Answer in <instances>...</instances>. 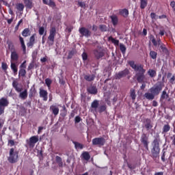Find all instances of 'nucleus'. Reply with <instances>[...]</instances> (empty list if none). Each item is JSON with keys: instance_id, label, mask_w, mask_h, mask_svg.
Listing matches in <instances>:
<instances>
[{"instance_id": "f704fd0d", "label": "nucleus", "mask_w": 175, "mask_h": 175, "mask_svg": "<svg viewBox=\"0 0 175 175\" xmlns=\"http://www.w3.org/2000/svg\"><path fill=\"white\" fill-rule=\"evenodd\" d=\"M147 0H141L140 1V8L141 9H145L147 6Z\"/></svg>"}, {"instance_id": "052dcab7", "label": "nucleus", "mask_w": 175, "mask_h": 175, "mask_svg": "<svg viewBox=\"0 0 175 175\" xmlns=\"http://www.w3.org/2000/svg\"><path fill=\"white\" fill-rule=\"evenodd\" d=\"M152 43L154 44V46H158V42H157V40H155V38H153L152 40Z\"/></svg>"}, {"instance_id": "4d7b16f0", "label": "nucleus", "mask_w": 175, "mask_h": 175, "mask_svg": "<svg viewBox=\"0 0 175 175\" xmlns=\"http://www.w3.org/2000/svg\"><path fill=\"white\" fill-rule=\"evenodd\" d=\"M160 49L162 50V51H163V53H166V51H167V49L166 47L163 46V45H161Z\"/></svg>"}, {"instance_id": "a878e982", "label": "nucleus", "mask_w": 175, "mask_h": 175, "mask_svg": "<svg viewBox=\"0 0 175 175\" xmlns=\"http://www.w3.org/2000/svg\"><path fill=\"white\" fill-rule=\"evenodd\" d=\"M11 69L12 70H13L14 76H16L18 70V69L17 68V66H16V64L11 62Z\"/></svg>"}, {"instance_id": "423d86ee", "label": "nucleus", "mask_w": 175, "mask_h": 175, "mask_svg": "<svg viewBox=\"0 0 175 175\" xmlns=\"http://www.w3.org/2000/svg\"><path fill=\"white\" fill-rule=\"evenodd\" d=\"M79 31L82 36H85V38H90L91 36V31L85 27L79 28Z\"/></svg>"}, {"instance_id": "338daca9", "label": "nucleus", "mask_w": 175, "mask_h": 175, "mask_svg": "<svg viewBox=\"0 0 175 175\" xmlns=\"http://www.w3.org/2000/svg\"><path fill=\"white\" fill-rule=\"evenodd\" d=\"M156 14H155V13H154V12H152L151 14H150V17H151V18H155V17H156Z\"/></svg>"}, {"instance_id": "e433bc0d", "label": "nucleus", "mask_w": 175, "mask_h": 175, "mask_svg": "<svg viewBox=\"0 0 175 175\" xmlns=\"http://www.w3.org/2000/svg\"><path fill=\"white\" fill-rule=\"evenodd\" d=\"M157 55H158V53L154 51H151L150 52V57L152 58V59H157Z\"/></svg>"}, {"instance_id": "774afa93", "label": "nucleus", "mask_w": 175, "mask_h": 175, "mask_svg": "<svg viewBox=\"0 0 175 175\" xmlns=\"http://www.w3.org/2000/svg\"><path fill=\"white\" fill-rule=\"evenodd\" d=\"M154 175H163V172H155Z\"/></svg>"}, {"instance_id": "c756f323", "label": "nucleus", "mask_w": 175, "mask_h": 175, "mask_svg": "<svg viewBox=\"0 0 175 175\" xmlns=\"http://www.w3.org/2000/svg\"><path fill=\"white\" fill-rule=\"evenodd\" d=\"M92 108L96 110L98 109V106H99V101L98 100H94L92 103Z\"/></svg>"}, {"instance_id": "f3484780", "label": "nucleus", "mask_w": 175, "mask_h": 175, "mask_svg": "<svg viewBox=\"0 0 175 175\" xmlns=\"http://www.w3.org/2000/svg\"><path fill=\"white\" fill-rule=\"evenodd\" d=\"M167 90V88H165V89L163 91L161 94V98H160V100L161 102L165 100V99H167V98H169V94H167V92H166Z\"/></svg>"}, {"instance_id": "6ab92c4d", "label": "nucleus", "mask_w": 175, "mask_h": 175, "mask_svg": "<svg viewBox=\"0 0 175 175\" xmlns=\"http://www.w3.org/2000/svg\"><path fill=\"white\" fill-rule=\"evenodd\" d=\"M42 2L44 5H48L51 8H55V3L52 0H42Z\"/></svg>"}, {"instance_id": "bf43d9fd", "label": "nucleus", "mask_w": 175, "mask_h": 175, "mask_svg": "<svg viewBox=\"0 0 175 175\" xmlns=\"http://www.w3.org/2000/svg\"><path fill=\"white\" fill-rule=\"evenodd\" d=\"M81 120V118L79 116H76L75 117V122L76 123L80 122Z\"/></svg>"}, {"instance_id": "de8ad7c7", "label": "nucleus", "mask_w": 175, "mask_h": 175, "mask_svg": "<svg viewBox=\"0 0 175 175\" xmlns=\"http://www.w3.org/2000/svg\"><path fill=\"white\" fill-rule=\"evenodd\" d=\"M82 58L83 61H87V59H88V55L85 52H83L82 53Z\"/></svg>"}, {"instance_id": "c03bdc74", "label": "nucleus", "mask_w": 175, "mask_h": 175, "mask_svg": "<svg viewBox=\"0 0 175 175\" xmlns=\"http://www.w3.org/2000/svg\"><path fill=\"white\" fill-rule=\"evenodd\" d=\"M100 29L103 32H106V31H107V27H106V25H100Z\"/></svg>"}, {"instance_id": "8fccbe9b", "label": "nucleus", "mask_w": 175, "mask_h": 175, "mask_svg": "<svg viewBox=\"0 0 175 175\" xmlns=\"http://www.w3.org/2000/svg\"><path fill=\"white\" fill-rule=\"evenodd\" d=\"M105 110H106V106L102 105L101 107H100L99 111L100 113H102L103 111H105Z\"/></svg>"}, {"instance_id": "9b49d317", "label": "nucleus", "mask_w": 175, "mask_h": 175, "mask_svg": "<svg viewBox=\"0 0 175 175\" xmlns=\"http://www.w3.org/2000/svg\"><path fill=\"white\" fill-rule=\"evenodd\" d=\"M127 75H129V70L125 69L116 75V79H122V77H125Z\"/></svg>"}, {"instance_id": "3c124183", "label": "nucleus", "mask_w": 175, "mask_h": 175, "mask_svg": "<svg viewBox=\"0 0 175 175\" xmlns=\"http://www.w3.org/2000/svg\"><path fill=\"white\" fill-rule=\"evenodd\" d=\"M8 144L10 146V147H13V146H14V140L10 139L8 141Z\"/></svg>"}, {"instance_id": "6e6552de", "label": "nucleus", "mask_w": 175, "mask_h": 175, "mask_svg": "<svg viewBox=\"0 0 175 175\" xmlns=\"http://www.w3.org/2000/svg\"><path fill=\"white\" fill-rule=\"evenodd\" d=\"M141 143L144 144L146 150H148V137L146 134H142L141 137Z\"/></svg>"}, {"instance_id": "473e14b6", "label": "nucleus", "mask_w": 175, "mask_h": 175, "mask_svg": "<svg viewBox=\"0 0 175 175\" xmlns=\"http://www.w3.org/2000/svg\"><path fill=\"white\" fill-rule=\"evenodd\" d=\"M82 158H83V159H85V161H89L90 158H91V157L90 156V153H88V152H84L82 154Z\"/></svg>"}, {"instance_id": "603ef678", "label": "nucleus", "mask_w": 175, "mask_h": 175, "mask_svg": "<svg viewBox=\"0 0 175 175\" xmlns=\"http://www.w3.org/2000/svg\"><path fill=\"white\" fill-rule=\"evenodd\" d=\"M27 64V61H24L23 64L20 66V68H23L24 69H25V68H27V64Z\"/></svg>"}, {"instance_id": "58836bf2", "label": "nucleus", "mask_w": 175, "mask_h": 175, "mask_svg": "<svg viewBox=\"0 0 175 175\" xmlns=\"http://www.w3.org/2000/svg\"><path fill=\"white\" fill-rule=\"evenodd\" d=\"M130 95L133 100H135V99H136V92H135V89L131 90Z\"/></svg>"}, {"instance_id": "a19ab883", "label": "nucleus", "mask_w": 175, "mask_h": 175, "mask_svg": "<svg viewBox=\"0 0 175 175\" xmlns=\"http://www.w3.org/2000/svg\"><path fill=\"white\" fill-rule=\"evenodd\" d=\"M163 131L165 133H166L167 132H169V131H170V126H169V124L164 125L163 128Z\"/></svg>"}, {"instance_id": "864d4df0", "label": "nucleus", "mask_w": 175, "mask_h": 175, "mask_svg": "<svg viewBox=\"0 0 175 175\" xmlns=\"http://www.w3.org/2000/svg\"><path fill=\"white\" fill-rule=\"evenodd\" d=\"M170 6L172 8L174 12H175V1H171Z\"/></svg>"}, {"instance_id": "9d476101", "label": "nucleus", "mask_w": 175, "mask_h": 175, "mask_svg": "<svg viewBox=\"0 0 175 175\" xmlns=\"http://www.w3.org/2000/svg\"><path fill=\"white\" fill-rule=\"evenodd\" d=\"M8 106H9V100H8V98H1L0 99V107L5 109Z\"/></svg>"}, {"instance_id": "dca6fc26", "label": "nucleus", "mask_w": 175, "mask_h": 175, "mask_svg": "<svg viewBox=\"0 0 175 175\" xmlns=\"http://www.w3.org/2000/svg\"><path fill=\"white\" fill-rule=\"evenodd\" d=\"M18 60V54L16 51H12L11 53V62H16Z\"/></svg>"}, {"instance_id": "0eeeda50", "label": "nucleus", "mask_w": 175, "mask_h": 175, "mask_svg": "<svg viewBox=\"0 0 175 175\" xmlns=\"http://www.w3.org/2000/svg\"><path fill=\"white\" fill-rule=\"evenodd\" d=\"M94 54L96 58H97V59H99V58H102V57L105 55V53L103 52V49L101 47L98 48L97 49H95L94 51Z\"/></svg>"}, {"instance_id": "6e6d98bb", "label": "nucleus", "mask_w": 175, "mask_h": 175, "mask_svg": "<svg viewBox=\"0 0 175 175\" xmlns=\"http://www.w3.org/2000/svg\"><path fill=\"white\" fill-rule=\"evenodd\" d=\"M12 85H13L14 88H16L17 87H18V83H17V81H14L12 82Z\"/></svg>"}, {"instance_id": "b1692460", "label": "nucleus", "mask_w": 175, "mask_h": 175, "mask_svg": "<svg viewBox=\"0 0 175 175\" xmlns=\"http://www.w3.org/2000/svg\"><path fill=\"white\" fill-rule=\"evenodd\" d=\"M84 79L86 81H94L95 76L94 75H88L84 76Z\"/></svg>"}, {"instance_id": "f03ea898", "label": "nucleus", "mask_w": 175, "mask_h": 175, "mask_svg": "<svg viewBox=\"0 0 175 175\" xmlns=\"http://www.w3.org/2000/svg\"><path fill=\"white\" fill-rule=\"evenodd\" d=\"M165 87V85L162 82H157L154 87L151 88L149 90V92H152L154 96L159 95L160 92L162 91V89Z\"/></svg>"}, {"instance_id": "f257e3e1", "label": "nucleus", "mask_w": 175, "mask_h": 175, "mask_svg": "<svg viewBox=\"0 0 175 175\" xmlns=\"http://www.w3.org/2000/svg\"><path fill=\"white\" fill-rule=\"evenodd\" d=\"M129 65L135 71V79L139 83H142L140 87L141 90H144L146 88V81H144L146 80V69H144L143 65L136 64L133 61L129 62Z\"/></svg>"}, {"instance_id": "4be33fe9", "label": "nucleus", "mask_w": 175, "mask_h": 175, "mask_svg": "<svg viewBox=\"0 0 175 175\" xmlns=\"http://www.w3.org/2000/svg\"><path fill=\"white\" fill-rule=\"evenodd\" d=\"M119 14H120V16H122L123 17H128L129 14V11H128V10L126 9L120 10Z\"/></svg>"}, {"instance_id": "7ed1b4c3", "label": "nucleus", "mask_w": 175, "mask_h": 175, "mask_svg": "<svg viewBox=\"0 0 175 175\" xmlns=\"http://www.w3.org/2000/svg\"><path fill=\"white\" fill-rule=\"evenodd\" d=\"M55 35H57V29H55V27H53L51 28L49 31V36H48L47 43L49 46H53V44H54Z\"/></svg>"}, {"instance_id": "72a5a7b5", "label": "nucleus", "mask_w": 175, "mask_h": 175, "mask_svg": "<svg viewBox=\"0 0 175 175\" xmlns=\"http://www.w3.org/2000/svg\"><path fill=\"white\" fill-rule=\"evenodd\" d=\"M24 3H25L27 8H29V9H32V0H25Z\"/></svg>"}, {"instance_id": "79ce46f5", "label": "nucleus", "mask_w": 175, "mask_h": 175, "mask_svg": "<svg viewBox=\"0 0 175 175\" xmlns=\"http://www.w3.org/2000/svg\"><path fill=\"white\" fill-rule=\"evenodd\" d=\"M120 51H122L123 54H125V52L126 51V48L125 47V45L120 44Z\"/></svg>"}, {"instance_id": "aec40b11", "label": "nucleus", "mask_w": 175, "mask_h": 175, "mask_svg": "<svg viewBox=\"0 0 175 175\" xmlns=\"http://www.w3.org/2000/svg\"><path fill=\"white\" fill-rule=\"evenodd\" d=\"M145 128L146 131H150L152 128V124L151 123V120L146 119L145 123Z\"/></svg>"}, {"instance_id": "412c9836", "label": "nucleus", "mask_w": 175, "mask_h": 175, "mask_svg": "<svg viewBox=\"0 0 175 175\" xmlns=\"http://www.w3.org/2000/svg\"><path fill=\"white\" fill-rule=\"evenodd\" d=\"M35 44V35L30 37L29 42L27 44V47H33Z\"/></svg>"}, {"instance_id": "0e129e2a", "label": "nucleus", "mask_w": 175, "mask_h": 175, "mask_svg": "<svg viewBox=\"0 0 175 175\" xmlns=\"http://www.w3.org/2000/svg\"><path fill=\"white\" fill-rule=\"evenodd\" d=\"M5 113V108L0 107V116H2Z\"/></svg>"}, {"instance_id": "37998d69", "label": "nucleus", "mask_w": 175, "mask_h": 175, "mask_svg": "<svg viewBox=\"0 0 175 175\" xmlns=\"http://www.w3.org/2000/svg\"><path fill=\"white\" fill-rule=\"evenodd\" d=\"M153 147H159V139L158 138L154 139Z\"/></svg>"}, {"instance_id": "69168bd1", "label": "nucleus", "mask_w": 175, "mask_h": 175, "mask_svg": "<svg viewBox=\"0 0 175 175\" xmlns=\"http://www.w3.org/2000/svg\"><path fill=\"white\" fill-rule=\"evenodd\" d=\"M159 35L163 36V35H165V30H160Z\"/></svg>"}, {"instance_id": "2eb2a0df", "label": "nucleus", "mask_w": 175, "mask_h": 175, "mask_svg": "<svg viewBox=\"0 0 175 175\" xmlns=\"http://www.w3.org/2000/svg\"><path fill=\"white\" fill-rule=\"evenodd\" d=\"M144 97L148 99V100H152L155 98V96L152 92H146L144 94Z\"/></svg>"}, {"instance_id": "e2e57ef3", "label": "nucleus", "mask_w": 175, "mask_h": 175, "mask_svg": "<svg viewBox=\"0 0 175 175\" xmlns=\"http://www.w3.org/2000/svg\"><path fill=\"white\" fill-rule=\"evenodd\" d=\"M62 161V159L59 157V156L56 157V161L58 163L59 162H61Z\"/></svg>"}, {"instance_id": "7c9ffc66", "label": "nucleus", "mask_w": 175, "mask_h": 175, "mask_svg": "<svg viewBox=\"0 0 175 175\" xmlns=\"http://www.w3.org/2000/svg\"><path fill=\"white\" fill-rule=\"evenodd\" d=\"M24 4L19 3L16 4V9L17 10H18L19 12H24Z\"/></svg>"}, {"instance_id": "09e8293b", "label": "nucleus", "mask_w": 175, "mask_h": 175, "mask_svg": "<svg viewBox=\"0 0 175 175\" xmlns=\"http://www.w3.org/2000/svg\"><path fill=\"white\" fill-rule=\"evenodd\" d=\"M78 5L81 7V8H85V3L83 2V1H78Z\"/></svg>"}, {"instance_id": "c9c22d12", "label": "nucleus", "mask_w": 175, "mask_h": 175, "mask_svg": "<svg viewBox=\"0 0 175 175\" xmlns=\"http://www.w3.org/2000/svg\"><path fill=\"white\" fill-rule=\"evenodd\" d=\"M22 35L25 37L27 38V36H29V29L26 28L22 31Z\"/></svg>"}, {"instance_id": "393cba45", "label": "nucleus", "mask_w": 175, "mask_h": 175, "mask_svg": "<svg viewBox=\"0 0 175 175\" xmlns=\"http://www.w3.org/2000/svg\"><path fill=\"white\" fill-rule=\"evenodd\" d=\"M19 40H20L21 44V47L23 50V52L25 53V51H27V47L25 46V43L24 42V38H23V37L20 36Z\"/></svg>"}, {"instance_id": "5701e85b", "label": "nucleus", "mask_w": 175, "mask_h": 175, "mask_svg": "<svg viewBox=\"0 0 175 175\" xmlns=\"http://www.w3.org/2000/svg\"><path fill=\"white\" fill-rule=\"evenodd\" d=\"M28 96V92L27 90H25L23 92H21L19 94V98L21 99H27V97Z\"/></svg>"}, {"instance_id": "39448f33", "label": "nucleus", "mask_w": 175, "mask_h": 175, "mask_svg": "<svg viewBox=\"0 0 175 175\" xmlns=\"http://www.w3.org/2000/svg\"><path fill=\"white\" fill-rule=\"evenodd\" d=\"M39 142V137L38 135L32 136L29 138V140L28 141V144L30 147V148H33L35 147V145Z\"/></svg>"}, {"instance_id": "4468645a", "label": "nucleus", "mask_w": 175, "mask_h": 175, "mask_svg": "<svg viewBox=\"0 0 175 175\" xmlns=\"http://www.w3.org/2000/svg\"><path fill=\"white\" fill-rule=\"evenodd\" d=\"M50 110L54 116H58V113H59V108H58L57 105H51L50 107Z\"/></svg>"}, {"instance_id": "a18cd8bd", "label": "nucleus", "mask_w": 175, "mask_h": 175, "mask_svg": "<svg viewBox=\"0 0 175 175\" xmlns=\"http://www.w3.org/2000/svg\"><path fill=\"white\" fill-rule=\"evenodd\" d=\"M1 68L3 70H8V64L6 63H1Z\"/></svg>"}, {"instance_id": "20e7f679", "label": "nucleus", "mask_w": 175, "mask_h": 175, "mask_svg": "<svg viewBox=\"0 0 175 175\" xmlns=\"http://www.w3.org/2000/svg\"><path fill=\"white\" fill-rule=\"evenodd\" d=\"M18 161V153L14 151V148L10 150V157H8V161L10 163H16Z\"/></svg>"}, {"instance_id": "5fc2aeb1", "label": "nucleus", "mask_w": 175, "mask_h": 175, "mask_svg": "<svg viewBox=\"0 0 175 175\" xmlns=\"http://www.w3.org/2000/svg\"><path fill=\"white\" fill-rule=\"evenodd\" d=\"M43 129H44V128L43 126L38 127V135H40V133H42V131H43Z\"/></svg>"}, {"instance_id": "cd10ccee", "label": "nucleus", "mask_w": 175, "mask_h": 175, "mask_svg": "<svg viewBox=\"0 0 175 175\" xmlns=\"http://www.w3.org/2000/svg\"><path fill=\"white\" fill-rule=\"evenodd\" d=\"M111 20L112 24H113V25H117V24H118V17H117V16H116V15L111 16Z\"/></svg>"}, {"instance_id": "4c0bfd02", "label": "nucleus", "mask_w": 175, "mask_h": 175, "mask_svg": "<svg viewBox=\"0 0 175 175\" xmlns=\"http://www.w3.org/2000/svg\"><path fill=\"white\" fill-rule=\"evenodd\" d=\"M27 75V71L25 69L21 68L18 72V76H21V77H24Z\"/></svg>"}, {"instance_id": "bb28decb", "label": "nucleus", "mask_w": 175, "mask_h": 175, "mask_svg": "<svg viewBox=\"0 0 175 175\" xmlns=\"http://www.w3.org/2000/svg\"><path fill=\"white\" fill-rule=\"evenodd\" d=\"M108 40L109 42H111V43H113L115 46H118L120 41L118 40H116V38H113V37L110 36L108 38Z\"/></svg>"}, {"instance_id": "ea45409f", "label": "nucleus", "mask_w": 175, "mask_h": 175, "mask_svg": "<svg viewBox=\"0 0 175 175\" xmlns=\"http://www.w3.org/2000/svg\"><path fill=\"white\" fill-rule=\"evenodd\" d=\"M51 83H53V81H51V79L47 78L45 79V83L46 84L49 90H50V87L51 85Z\"/></svg>"}, {"instance_id": "49530a36", "label": "nucleus", "mask_w": 175, "mask_h": 175, "mask_svg": "<svg viewBox=\"0 0 175 175\" xmlns=\"http://www.w3.org/2000/svg\"><path fill=\"white\" fill-rule=\"evenodd\" d=\"M38 32L40 35H43L44 33V27H40Z\"/></svg>"}, {"instance_id": "c85d7f7f", "label": "nucleus", "mask_w": 175, "mask_h": 175, "mask_svg": "<svg viewBox=\"0 0 175 175\" xmlns=\"http://www.w3.org/2000/svg\"><path fill=\"white\" fill-rule=\"evenodd\" d=\"M148 75L150 77H155V76H157V71H155L154 70H152V69H149L148 71Z\"/></svg>"}, {"instance_id": "a211bd4d", "label": "nucleus", "mask_w": 175, "mask_h": 175, "mask_svg": "<svg viewBox=\"0 0 175 175\" xmlns=\"http://www.w3.org/2000/svg\"><path fill=\"white\" fill-rule=\"evenodd\" d=\"M159 146H153V148L152 149V154L153 157H158V155L159 154Z\"/></svg>"}, {"instance_id": "f8f14e48", "label": "nucleus", "mask_w": 175, "mask_h": 175, "mask_svg": "<svg viewBox=\"0 0 175 175\" xmlns=\"http://www.w3.org/2000/svg\"><path fill=\"white\" fill-rule=\"evenodd\" d=\"M47 91L43 90V89H40V98H43V100H44L45 102L47 100Z\"/></svg>"}, {"instance_id": "2f4dec72", "label": "nucleus", "mask_w": 175, "mask_h": 175, "mask_svg": "<svg viewBox=\"0 0 175 175\" xmlns=\"http://www.w3.org/2000/svg\"><path fill=\"white\" fill-rule=\"evenodd\" d=\"M73 144L75 145L76 150H83V144L76 142H73Z\"/></svg>"}, {"instance_id": "1a4fd4ad", "label": "nucleus", "mask_w": 175, "mask_h": 175, "mask_svg": "<svg viewBox=\"0 0 175 175\" xmlns=\"http://www.w3.org/2000/svg\"><path fill=\"white\" fill-rule=\"evenodd\" d=\"M92 144L94 146H103L105 144V139L100 138H94L92 139Z\"/></svg>"}, {"instance_id": "ddd939ff", "label": "nucleus", "mask_w": 175, "mask_h": 175, "mask_svg": "<svg viewBox=\"0 0 175 175\" xmlns=\"http://www.w3.org/2000/svg\"><path fill=\"white\" fill-rule=\"evenodd\" d=\"M88 92L89 94H92V95H96L98 94V89L95 86H90L87 89Z\"/></svg>"}, {"instance_id": "680f3d73", "label": "nucleus", "mask_w": 175, "mask_h": 175, "mask_svg": "<svg viewBox=\"0 0 175 175\" xmlns=\"http://www.w3.org/2000/svg\"><path fill=\"white\" fill-rule=\"evenodd\" d=\"M152 106H153V107H157V106H158V102H157V100H153Z\"/></svg>"}, {"instance_id": "13d9d810", "label": "nucleus", "mask_w": 175, "mask_h": 175, "mask_svg": "<svg viewBox=\"0 0 175 175\" xmlns=\"http://www.w3.org/2000/svg\"><path fill=\"white\" fill-rule=\"evenodd\" d=\"M16 92H21L23 91V88H20L18 86L15 88Z\"/></svg>"}]
</instances>
